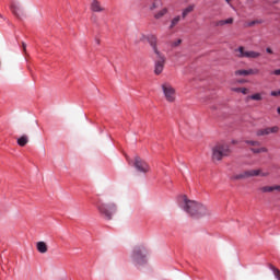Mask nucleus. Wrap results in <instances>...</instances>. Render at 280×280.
Wrapping results in <instances>:
<instances>
[{"label": "nucleus", "mask_w": 280, "mask_h": 280, "mask_svg": "<svg viewBox=\"0 0 280 280\" xmlns=\"http://www.w3.org/2000/svg\"><path fill=\"white\" fill-rule=\"evenodd\" d=\"M177 203L182 211H185L187 215L194 218L195 220L211 215V209L207 208V206L202 205L201 202L187 198L186 195H180L177 198Z\"/></svg>", "instance_id": "1"}, {"label": "nucleus", "mask_w": 280, "mask_h": 280, "mask_svg": "<svg viewBox=\"0 0 280 280\" xmlns=\"http://www.w3.org/2000/svg\"><path fill=\"white\" fill-rule=\"evenodd\" d=\"M148 249L143 246H136L129 255V261L133 266H145L148 264Z\"/></svg>", "instance_id": "2"}, {"label": "nucleus", "mask_w": 280, "mask_h": 280, "mask_svg": "<svg viewBox=\"0 0 280 280\" xmlns=\"http://www.w3.org/2000/svg\"><path fill=\"white\" fill-rule=\"evenodd\" d=\"M96 209L105 220H113V215L117 213V203H115V201H104L101 199L96 203Z\"/></svg>", "instance_id": "3"}, {"label": "nucleus", "mask_w": 280, "mask_h": 280, "mask_svg": "<svg viewBox=\"0 0 280 280\" xmlns=\"http://www.w3.org/2000/svg\"><path fill=\"white\" fill-rule=\"evenodd\" d=\"M270 173L264 172L261 168L257 170H247L242 173L235 174L232 176V180H245L246 178H254L255 176H260L266 178Z\"/></svg>", "instance_id": "4"}, {"label": "nucleus", "mask_w": 280, "mask_h": 280, "mask_svg": "<svg viewBox=\"0 0 280 280\" xmlns=\"http://www.w3.org/2000/svg\"><path fill=\"white\" fill-rule=\"evenodd\" d=\"M162 93L164 98L170 103L174 104L176 102V88L172 85L170 82H164L161 85Z\"/></svg>", "instance_id": "5"}, {"label": "nucleus", "mask_w": 280, "mask_h": 280, "mask_svg": "<svg viewBox=\"0 0 280 280\" xmlns=\"http://www.w3.org/2000/svg\"><path fill=\"white\" fill-rule=\"evenodd\" d=\"M231 149L228 144H217L212 148V159L213 161H222L224 156H229Z\"/></svg>", "instance_id": "6"}, {"label": "nucleus", "mask_w": 280, "mask_h": 280, "mask_svg": "<svg viewBox=\"0 0 280 280\" xmlns=\"http://www.w3.org/2000/svg\"><path fill=\"white\" fill-rule=\"evenodd\" d=\"M163 69H165V55H163V52H155V61H154L155 75H161V73H163Z\"/></svg>", "instance_id": "7"}, {"label": "nucleus", "mask_w": 280, "mask_h": 280, "mask_svg": "<svg viewBox=\"0 0 280 280\" xmlns=\"http://www.w3.org/2000/svg\"><path fill=\"white\" fill-rule=\"evenodd\" d=\"M140 40H143V42L148 40L149 45H151V47H152L153 54L161 52L159 50L156 35H154L152 33L142 34L140 37Z\"/></svg>", "instance_id": "8"}, {"label": "nucleus", "mask_w": 280, "mask_h": 280, "mask_svg": "<svg viewBox=\"0 0 280 280\" xmlns=\"http://www.w3.org/2000/svg\"><path fill=\"white\" fill-rule=\"evenodd\" d=\"M135 168L141 174H148V172H150V165L148 164V162L143 161L139 156L135 158Z\"/></svg>", "instance_id": "9"}, {"label": "nucleus", "mask_w": 280, "mask_h": 280, "mask_svg": "<svg viewBox=\"0 0 280 280\" xmlns=\"http://www.w3.org/2000/svg\"><path fill=\"white\" fill-rule=\"evenodd\" d=\"M90 10L96 14H102V12H106V7L100 0H91Z\"/></svg>", "instance_id": "10"}, {"label": "nucleus", "mask_w": 280, "mask_h": 280, "mask_svg": "<svg viewBox=\"0 0 280 280\" xmlns=\"http://www.w3.org/2000/svg\"><path fill=\"white\" fill-rule=\"evenodd\" d=\"M258 73H259V69L257 68H254V69L249 68L247 70H236L234 72L236 77H243V78H246L247 75H258Z\"/></svg>", "instance_id": "11"}, {"label": "nucleus", "mask_w": 280, "mask_h": 280, "mask_svg": "<svg viewBox=\"0 0 280 280\" xmlns=\"http://www.w3.org/2000/svg\"><path fill=\"white\" fill-rule=\"evenodd\" d=\"M11 10H12L13 14H15V16H18L19 19H21V16H23V8H21V4L13 2L11 4Z\"/></svg>", "instance_id": "12"}, {"label": "nucleus", "mask_w": 280, "mask_h": 280, "mask_svg": "<svg viewBox=\"0 0 280 280\" xmlns=\"http://www.w3.org/2000/svg\"><path fill=\"white\" fill-rule=\"evenodd\" d=\"M260 191H262V194H272V191H280V186H265L260 188Z\"/></svg>", "instance_id": "13"}, {"label": "nucleus", "mask_w": 280, "mask_h": 280, "mask_svg": "<svg viewBox=\"0 0 280 280\" xmlns=\"http://www.w3.org/2000/svg\"><path fill=\"white\" fill-rule=\"evenodd\" d=\"M36 248L37 250L42 254L45 255V253H47V250H49V248L47 247V243H45L44 241H39L36 243Z\"/></svg>", "instance_id": "14"}, {"label": "nucleus", "mask_w": 280, "mask_h": 280, "mask_svg": "<svg viewBox=\"0 0 280 280\" xmlns=\"http://www.w3.org/2000/svg\"><path fill=\"white\" fill-rule=\"evenodd\" d=\"M28 142H30V138H27V136H22L18 139V145H20L21 148H24V145H27Z\"/></svg>", "instance_id": "15"}, {"label": "nucleus", "mask_w": 280, "mask_h": 280, "mask_svg": "<svg viewBox=\"0 0 280 280\" xmlns=\"http://www.w3.org/2000/svg\"><path fill=\"white\" fill-rule=\"evenodd\" d=\"M246 51L247 50L244 49V46L236 48L235 49V52L237 54L236 57L237 58H246Z\"/></svg>", "instance_id": "16"}, {"label": "nucleus", "mask_w": 280, "mask_h": 280, "mask_svg": "<svg viewBox=\"0 0 280 280\" xmlns=\"http://www.w3.org/2000/svg\"><path fill=\"white\" fill-rule=\"evenodd\" d=\"M245 56H246L245 58H259L261 54L255 50H247Z\"/></svg>", "instance_id": "17"}, {"label": "nucleus", "mask_w": 280, "mask_h": 280, "mask_svg": "<svg viewBox=\"0 0 280 280\" xmlns=\"http://www.w3.org/2000/svg\"><path fill=\"white\" fill-rule=\"evenodd\" d=\"M194 8H195V5L190 4L186 9H184L183 12H182L183 19H186L187 14H190V12H194Z\"/></svg>", "instance_id": "18"}, {"label": "nucleus", "mask_w": 280, "mask_h": 280, "mask_svg": "<svg viewBox=\"0 0 280 280\" xmlns=\"http://www.w3.org/2000/svg\"><path fill=\"white\" fill-rule=\"evenodd\" d=\"M267 136L268 135H277L279 132V126H273V127H267L265 128Z\"/></svg>", "instance_id": "19"}, {"label": "nucleus", "mask_w": 280, "mask_h": 280, "mask_svg": "<svg viewBox=\"0 0 280 280\" xmlns=\"http://www.w3.org/2000/svg\"><path fill=\"white\" fill-rule=\"evenodd\" d=\"M178 23H180V15L175 16L171 21L170 30H174V27H176V25H178Z\"/></svg>", "instance_id": "20"}, {"label": "nucleus", "mask_w": 280, "mask_h": 280, "mask_svg": "<svg viewBox=\"0 0 280 280\" xmlns=\"http://www.w3.org/2000/svg\"><path fill=\"white\" fill-rule=\"evenodd\" d=\"M165 14H167V9L164 8L162 9L161 11H159L155 15H154V19H163V16H165Z\"/></svg>", "instance_id": "21"}, {"label": "nucleus", "mask_w": 280, "mask_h": 280, "mask_svg": "<svg viewBox=\"0 0 280 280\" xmlns=\"http://www.w3.org/2000/svg\"><path fill=\"white\" fill-rule=\"evenodd\" d=\"M161 5H163V1L161 0H155L151 7H150V10H156V8H161Z\"/></svg>", "instance_id": "22"}, {"label": "nucleus", "mask_w": 280, "mask_h": 280, "mask_svg": "<svg viewBox=\"0 0 280 280\" xmlns=\"http://www.w3.org/2000/svg\"><path fill=\"white\" fill-rule=\"evenodd\" d=\"M249 100H254L255 102H261V100H264V98L261 97L260 93H255L249 96Z\"/></svg>", "instance_id": "23"}, {"label": "nucleus", "mask_w": 280, "mask_h": 280, "mask_svg": "<svg viewBox=\"0 0 280 280\" xmlns=\"http://www.w3.org/2000/svg\"><path fill=\"white\" fill-rule=\"evenodd\" d=\"M254 154H261V152H268V149L266 147L259 148V149H250Z\"/></svg>", "instance_id": "24"}, {"label": "nucleus", "mask_w": 280, "mask_h": 280, "mask_svg": "<svg viewBox=\"0 0 280 280\" xmlns=\"http://www.w3.org/2000/svg\"><path fill=\"white\" fill-rule=\"evenodd\" d=\"M256 137H268V136H267L266 128H264V129H258V130L256 131Z\"/></svg>", "instance_id": "25"}, {"label": "nucleus", "mask_w": 280, "mask_h": 280, "mask_svg": "<svg viewBox=\"0 0 280 280\" xmlns=\"http://www.w3.org/2000/svg\"><path fill=\"white\" fill-rule=\"evenodd\" d=\"M245 143H247V145H253V147L261 145V142L255 141V140H246Z\"/></svg>", "instance_id": "26"}, {"label": "nucleus", "mask_w": 280, "mask_h": 280, "mask_svg": "<svg viewBox=\"0 0 280 280\" xmlns=\"http://www.w3.org/2000/svg\"><path fill=\"white\" fill-rule=\"evenodd\" d=\"M271 270L277 280H280V270L271 266Z\"/></svg>", "instance_id": "27"}, {"label": "nucleus", "mask_w": 280, "mask_h": 280, "mask_svg": "<svg viewBox=\"0 0 280 280\" xmlns=\"http://www.w3.org/2000/svg\"><path fill=\"white\" fill-rule=\"evenodd\" d=\"M224 25H226L224 20H219V21L215 22L217 27H224Z\"/></svg>", "instance_id": "28"}, {"label": "nucleus", "mask_w": 280, "mask_h": 280, "mask_svg": "<svg viewBox=\"0 0 280 280\" xmlns=\"http://www.w3.org/2000/svg\"><path fill=\"white\" fill-rule=\"evenodd\" d=\"M270 95H271L272 97H279V95H280V90H278V91H271V92H270Z\"/></svg>", "instance_id": "29"}, {"label": "nucleus", "mask_w": 280, "mask_h": 280, "mask_svg": "<svg viewBox=\"0 0 280 280\" xmlns=\"http://www.w3.org/2000/svg\"><path fill=\"white\" fill-rule=\"evenodd\" d=\"M225 25H233V18H230L228 20H223Z\"/></svg>", "instance_id": "30"}, {"label": "nucleus", "mask_w": 280, "mask_h": 280, "mask_svg": "<svg viewBox=\"0 0 280 280\" xmlns=\"http://www.w3.org/2000/svg\"><path fill=\"white\" fill-rule=\"evenodd\" d=\"M180 43H183V42L180 39H177L172 43V47H178V45H180Z\"/></svg>", "instance_id": "31"}, {"label": "nucleus", "mask_w": 280, "mask_h": 280, "mask_svg": "<svg viewBox=\"0 0 280 280\" xmlns=\"http://www.w3.org/2000/svg\"><path fill=\"white\" fill-rule=\"evenodd\" d=\"M240 93H242L243 95H246L248 93V89L246 88H241Z\"/></svg>", "instance_id": "32"}, {"label": "nucleus", "mask_w": 280, "mask_h": 280, "mask_svg": "<svg viewBox=\"0 0 280 280\" xmlns=\"http://www.w3.org/2000/svg\"><path fill=\"white\" fill-rule=\"evenodd\" d=\"M257 23H259V21H252L247 24V26L253 27V25H257Z\"/></svg>", "instance_id": "33"}, {"label": "nucleus", "mask_w": 280, "mask_h": 280, "mask_svg": "<svg viewBox=\"0 0 280 280\" xmlns=\"http://www.w3.org/2000/svg\"><path fill=\"white\" fill-rule=\"evenodd\" d=\"M271 75H280V69L273 70Z\"/></svg>", "instance_id": "34"}, {"label": "nucleus", "mask_w": 280, "mask_h": 280, "mask_svg": "<svg viewBox=\"0 0 280 280\" xmlns=\"http://www.w3.org/2000/svg\"><path fill=\"white\" fill-rule=\"evenodd\" d=\"M232 91H233L234 93H240L241 88H232Z\"/></svg>", "instance_id": "35"}, {"label": "nucleus", "mask_w": 280, "mask_h": 280, "mask_svg": "<svg viewBox=\"0 0 280 280\" xmlns=\"http://www.w3.org/2000/svg\"><path fill=\"white\" fill-rule=\"evenodd\" d=\"M267 54H272V49L271 48H266Z\"/></svg>", "instance_id": "36"}, {"label": "nucleus", "mask_w": 280, "mask_h": 280, "mask_svg": "<svg viewBox=\"0 0 280 280\" xmlns=\"http://www.w3.org/2000/svg\"><path fill=\"white\" fill-rule=\"evenodd\" d=\"M23 49L25 51V49H27V45L26 44H23Z\"/></svg>", "instance_id": "37"}, {"label": "nucleus", "mask_w": 280, "mask_h": 280, "mask_svg": "<svg viewBox=\"0 0 280 280\" xmlns=\"http://www.w3.org/2000/svg\"><path fill=\"white\" fill-rule=\"evenodd\" d=\"M277 113H278V115H280V107L277 108Z\"/></svg>", "instance_id": "38"}, {"label": "nucleus", "mask_w": 280, "mask_h": 280, "mask_svg": "<svg viewBox=\"0 0 280 280\" xmlns=\"http://www.w3.org/2000/svg\"><path fill=\"white\" fill-rule=\"evenodd\" d=\"M226 3H231V0H225Z\"/></svg>", "instance_id": "39"}]
</instances>
